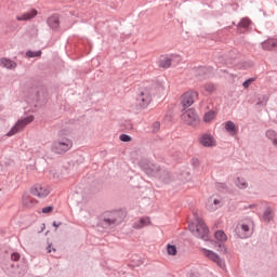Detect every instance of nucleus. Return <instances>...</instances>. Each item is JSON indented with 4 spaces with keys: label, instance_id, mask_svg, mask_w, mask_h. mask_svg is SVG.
Masks as SVG:
<instances>
[{
    "label": "nucleus",
    "instance_id": "27",
    "mask_svg": "<svg viewBox=\"0 0 277 277\" xmlns=\"http://www.w3.org/2000/svg\"><path fill=\"white\" fill-rule=\"evenodd\" d=\"M205 91L208 92V94H213L215 92V84L213 83H207L203 85Z\"/></svg>",
    "mask_w": 277,
    "mask_h": 277
},
{
    "label": "nucleus",
    "instance_id": "33",
    "mask_svg": "<svg viewBox=\"0 0 277 277\" xmlns=\"http://www.w3.org/2000/svg\"><path fill=\"white\" fill-rule=\"evenodd\" d=\"M159 129H161V123H159V121L154 122L153 123L154 133H157V131H159Z\"/></svg>",
    "mask_w": 277,
    "mask_h": 277
},
{
    "label": "nucleus",
    "instance_id": "10",
    "mask_svg": "<svg viewBox=\"0 0 277 277\" xmlns=\"http://www.w3.org/2000/svg\"><path fill=\"white\" fill-rule=\"evenodd\" d=\"M252 224L241 223L236 227V233L240 239H248L252 235Z\"/></svg>",
    "mask_w": 277,
    "mask_h": 277
},
{
    "label": "nucleus",
    "instance_id": "7",
    "mask_svg": "<svg viewBox=\"0 0 277 277\" xmlns=\"http://www.w3.org/2000/svg\"><path fill=\"white\" fill-rule=\"evenodd\" d=\"M198 96H199L198 92L194 90H188L184 92L180 97L182 107H184V109L192 107V105L196 103V100L198 98Z\"/></svg>",
    "mask_w": 277,
    "mask_h": 277
},
{
    "label": "nucleus",
    "instance_id": "21",
    "mask_svg": "<svg viewBox=\"0 0 277 277\" xmlns=\"http://www.w3.org/2000/svg\"><path fill=\"white\" fill-rule=\"evenodd\" d=\"M274 47H276V41L274 40H267L262 43V48L264 49V51H272Z\"/></svg>",
    "mask_w": 277,
    "mask_h": 277
},
{
    "label": "nucleus",
    "instance_id": "14",
    "mask_svg": "<svg viewBox=\"0 0 277 277\" xmlns=\"http://www.w3.org/2000/svg\"><path fill=\"white\" fill-rule=\"evenodd\" d=\"M22 205L23 207H25V209H32V207H36V205H38V200H36L29 194H24L22 197Z\"/></svg>",
    "mask_w": 277,
    "mask_h": 277
},
{
    "label": "nucleus",
    "instance_id": "20",
    "mask_svg": "<svg viewBox=\"0 0 277 277\" xmlns=\"http://www.w3.org/2000/svg\"><path fill=\"white\" fill-rule=\"evenodd\" d=\"M266 137L273 142L274 146H277V134L274 130L266 131Z\"/></svg>",
    "mask_w": 277,
    "mask_h": 277
},
{
    "label": "nucleus",
    "instance_id": "36",
    "mask_svg": "<svg viewBox=\"0 0 277 277\" xmlns=\"http://www.w3.org/2000/svg\"><path fill=\"white\" fill-rule=\"evenodd\" d=\"M220 248H221L222 252H223L224 254H226V247L220 246Z\"/></svg>",
    "mask_w": 277,
    "mask_h": 277
},
{
    "label": "nucleus",
    "instance_id": "24",
    "mask_svg": "<svg viewBox=\"0 0 277 277\" xmlns=\"http://www.w3.org/2000/svg\"><path fill=\"white\" fill-rule=\"evenodd\" d=\"M215 118V111L209 110L203 116V122H211Z\"/></svg>",
    "mask_w": 277,
    "mask_h": 277
},
{
    "label": "nucleus",
    "instance_id": "31",
    "mask_svg": "<svg viewBox=\"0 0 277 277\" xmlns=\"http://www.w3.org/2000/svg\"><path fill=\"white\" fill-rule=\"evenodd\" d=\"M254 81H255V79L254 78H250V79H248V80H246L243 83H242V85H243V88H250V85H252V83H254Z\"/></svg>",
    "mask_w": 277,
    "mask_h": 277
},
{
    "label": "nucleus",
    "instance_id": "28",
    "mask_svg": "<svg viewBox=\"0 0 277 277\" xmlns=\"http://www.w3.org/2000/svg\"><path fill=\"white\" fill-rule=\"evenodd\" d=\"M167 252H168V254H170L171 256H176V247H175V246L168 245V247H167Z\"/></svg>",
    "mask_w": 277,
    "mask_h": 277
},
{
    "label": "nucleus",
    "instance_id": "22",
    "mask_svg": "<svg viewBox=\"0 0 277 277\" xmlns=\"http://www.w3.org/2000/svg\"><path fill=\"white\" fill-rule=\"evenodd\" d=\"M235 184L236 186H238L239 189L248 188V182H246V180L242 177H237Z\"/></svg>",
    "mask_w": 277,
    "mask_h": 277
},
{
    "label": "nucleus",
    "instance_id": "17",
    "mask_svg": "<svg viewBox=\"0 0 277 277\" xmlns=\"http://www.w3.org/2000/svg\"><path fill=\"white\" fill-rule=\"evenodd\" d=\"M0 66H2V68H6L8 70H14L17 66L16 62L6 58V57H2L0 58Z\"/></svg>",
    "mask_w": 277,
    "mask_h": 277
},
{
    "label": "nucleus",
    "instance_id": "29",
    "mask_svg": "<svg viewBox=\"0 0 277 277\" xmlns=\"http://www.w3.org/2000/svg\"><path fill=\"white\" fill-rule=\"evenodd\" d=\"M26 55L27 57H40V55H42V51H37V52L28 51Z\"/></svg>",
    "mask_w": 277,
    "mask_h": 277
},
{
    "label": "nucleus",
    "instance_id": "37",
    "mask_svg": "<svg viewBox=\"0 0 277 277\" xmlns=\"http://www.w3.org/2000/svg\"><path fill=\"white\" fill-rule=\"evenodd\" d=\"M52 251H54L55 252V249H51V246L50 247H48V252H49V254H51V252Z\"/></svg>",
    "mask_w": 277,
    "mask_h": 277
},
{
    "label": "nucleus",
    "instance_id": "13",
    "mask_svg": "<svg viewBox=\"0 0 277 277\" xmlns=\"http://www.w3.org/2000/svg\"><path fill=\"white\" fill-rule=\"evenodd\" d=\"M220 207H222V199L215 197H210L206 205L207 210L211 212L217 211Z\"/></svg>",
    "mask_w": 277,
    "mask_h": 277
},
{
    "label": "nucleus",
    "instance_id": "11",
    "mask_svg": "<svg viewBox=\"0 0 277 277\" xmlns=\"http://www.w3.org/2000/svg\"><path fill=\"white\" fill-rule=\"evenodd\" d=\"M199 144L203 146L205 148H213L217 146V142L215 141V137L211 134H202L199 137Z\"/></svg>",
    "mask_w": 277,
    "mask_h": 277
},
{
    "label": "nucleus",
    "instance_id": "32",
    "mask_svg": "<svg viewBox=\"0 0 277 277\" xmlns=\"http://www.w3.org/2000/svg\"><path fill=\"white\" fill-rule=\"evenodd\" d=\"M119 140L121 141V142H131V136L130 135H127V134H121L120 136H119Z\"/></svg>",
    "mask_w": 277,
    "mask_h": 277
},
{
    "label": "nucleus",
    "instance_id": "19",
    "mask_svg": "<svg viewBox=\"0 0 277 277\" xmlns=\"http://www.w3.org/2000/svg\"><path fill=\"white\" fill-rule=\"evenodd\" d=\"M225 130L227 131V133H229V135H237L239 128L236 127L235 122L226 121Z\"/></svg>",
    "mask_w": 277,
    "mask_h": 277
},
{
    "label": "nucleus",
    "instance_id": "3",
    "mask_svg": "<svg viewBox=\"0 0 277 277\" xmlns=\"http://www.w3.org/2000/svg\"><path fill=\"white\" fill-rule=\"evenodd\" d=\"M189 230L195 235V237H198L199 239H207V235H209V229L207 228V225L205 224V221L202 219L197 217L195 220V223L188 225Z\"/></svg>",
    "mask_w": 277,
    "mask_h": 277
},
{
    "label": "nucleus",
    "instance_id": "15",
    "mask_svg": "<svg viewBox=\"0 0 277 277\" xmlns=\"http://www.w3.org/2000/svg\"><path fill=\"white\" fill-rule=\"evenodd\" d=\"M145 226H150V217L148 216L142 217L138 221L134 222L132 228H135V230H140Z\"/></svg>",
    "mask_w": 277,
    "mask_h": 277
},
{
    "label": "nucleus",
    "instance_id": "26",
    "mask_svg": "<svg viewBox=\"0 0 277 277\" xmlns=\"http://www.w3.org/2000/svg\"><path fill=\"white\" fill-rule=\"evenodd\" d=\"M264 220L265 222H269L272 220V217H274V212L272 211V209H266L264 212Z\"/></svg>",
    "mask_w": 277,
    "mask_h": 277
},
{
    "label": "nucleus",
    "instance_id": "34",
    "mask_svg": "<svg viewBox=\"0 0 277 277\" xmlns=\"http://www.w3.org/2000/svg\"><path fill=\"white\" fill-rule=\"evenodd\" d=\"M53 211V207L49 206L42 209V213H51Z\"/></svg>",
    "mask_w": 277,
    "mask_h": 277
},
{
    "label": "nucleus",
    "instance_id": "9",
    "mask_svg": "<svg viewBox=\"0 0 277 277\" xmlns=\"http://www.w3.org/2000/svg\"><path fill=\"white\" fill-rule=\"evenodd\" d=\"M30 192L32 196L37 198H47V196L51 194V186L47 184H36Z\"/></svg>",
    "mask_w": 277,
    "mask_h": 277
},
{
    "label": "nucleus",
    "instance_id": "4",
    "mask_svg": "<svg viewBox=\"0 0 277 277\" xmlns=\"http://www.w3.org/2000/svg\"><path fill=\"white\" fill-rule=\"evenodd\" d=\"M124 220V214L120 211H114V212H104L101 220V225L111 226L114 224H117V222H122Z\"/></svg>",
    "mask_w": 277,
    "mask_h": 277
},
{
    "label": "nucleus",
    "instance_id": "8",
    "mask_svg": "<svg viewBox=\"0 0 277 277\" xmlns=\"http://www.w3.org/2000/svg\"><path fill=\"white\" fill-rule=\"evenodd\" d=\"M201 253L203 254V256H206V259H208L209 261H212V263H215L222 269L226 267L224 259H221L220 255L215 253V251H211L209 249L202 248Z\"/></svg>",
    "mask_w": 277,
    "mask_h": 277
},
{
    "label": "nucleus",
    "instance_id": "2",
    "mask_svg": "<svg viewBox=\"0 0 277 277\" xmlns=\"http://www.w3.org/2000/svg\"><path fill=\"white\" fill-rule=\"evenodd\" d=\"M153 103V90L150 87L141 90L136 97V107L138 109H148V106Z\"/></svg>",
    "mask_w": 277,
    "mask_h": 277
},
{
    "label": "nucleus",
    "instance_id": "30",
    "mask_svg": "<svg viewBox=\"0 0 277 277\" xmlns=\"http://www.w3.org/2000/svg\"><path fill=\"white\" fill-rule=\"evenodd\" d=\"M250 18H248V17H245V18H242L241 21H240V23H239V26L240 27H250Z\"/></svg>",
    "mask_w": 277,
    "mask_h": 277
},
{
    "label": "nucleus",
    "instance_id": "35",
    "mask_svg": "<svg viewBox=\"0 0 277 277\" xmlns=\"http://www.w3.org/2000/svg\"><path fill=\"white\" fill-rule=\"evenodd\" d=\"M11 259H12V261H18V260L21 259V254H18V253H13V254L11 255Z\"/></svg>",
    "mask_w": 277,
    "mask_h": 277
},
{
    "label": "nucleus",
    "instance_id": "38",
    "mask_svg": "<svg viewBox=\"0 0 277 277\" xmlns=\"http://www.w3.org/2000/svg\"><path fill=\"white\" fill-rule=\"evenodd\" d=\"M53 226H55V228H57V226H60V225H57V223L54 222V223H53Z\"/></svg>",
    "mask_w": 277,
    "mask_h": 277
},
{
    "label": "nucleus",
    "instance_id": "39",
    "mask_svg": "<svg viewBox=\"0 0 277 277\" xmlns=\"http://www.w3.org/2000/svg\"><path fill=\"white\" fill-rule=\"evenodd\" d=\"M146 172H147V174H153V172H150V171H148V170H147Z\"/></svg>",
    "mask_w": 277,
    "mask_h": 277
},
{
    "label": "nucleus",
    "instance_id": "5",
    "mask_svg": "<svg viewBox=\"0 0 277 277\" xmlns=\"http://www.w3.org/2000/svg\"><path fill=\"white\" fill-rule=\"evenodd\" d=\"M181 118L182 122H184V124H187L188 127H198V124H200V117L194 108L185 110L182 114Z\"/></svg>",
    "mask_w": 277,
    "mask_h": 277
},
{
    "label": "nucleus",
    "instance_id": "6",
    "mask_svg": "<svg viewBox=\"0 0 277 277\" xmlns=\"http://www.w3.org/2000/svg\"><path fill=\"white\" fill-rule=\"evenodd\" d=\"M34 116L30 115L28 117L17 120L13 128L8 132V137H12V135H16V133H21V131H24L27 124H31V122H34Z\"/></svg>",
    "mask_w": 277,
    "mask_h": 277
},
{
    "label": "nucleus",
    "instance_id": "1",
    "mask_svg": "<svg viewBox=\"0 0 277 277\" xmlns=\"http://www.w3.org/2000/svg\"><path fill=\"white\" fill-rule=\"evenodd\" d=\"M72 148V138H70V132L61 130L58 132V140L53 143L52 150L57 155H64Z\"/></svg>",
    "mask_w": 277,
    "mask_h": 277
},
{
    "label": "nucleus",
    "instance_id": "16",
    "mask_svg": "<svg viewBox=\"0 0 277 277\" xmlns=\"http://www.w3.org/2000/svg\"><path fill=\"white\" fill-rule=\"evenodd\" d=\"M38 16V11L32 9L22 15L16 16V21H31V18H36Z\"/></svg>",
    "mask_w": 277,
    "mask_h": 277
},
{
    "label": "nucleus",
    "instance_id": "23",
    "mask_svg": "<svg viewBox=\"0 0 277 277\" xmlns=\"http://www.w3.org/2000/svg\"><path fill=\"white\" fill-rule=\"evenodd\" d=\"M48 23L52 29H57L60 27V19L57 17L53 16L48 19Z\"/></svg>",
    "mask_w": 277,
    "mask_h": 277
},
{
    "label": "nucleus",
    "instance_id": "18",
    "mask_svg": "<svg viewBox=\"0 0 277 277\" xmlns=\"http://www.w3.org/2000/svg\"><path fill=\"white\" fill-rule=\"evenodd\" d=\"M174 57H176V56H174V55H171L170 57L162 56L158 63L159 68H164V69L170 68V66H172V60H174Z\"/></svg>",
    "mask_w": 277,
    "mask_h": 277
},
{
    "label": "nucleus",
    "instance_id": "25",
    "mask_svg": "<svg viewBox=\"0 0 277 277\" xmlns=\"http://www.w3.org/2000/svg\"><path fill=\"white\" fill-rule=\"evenodd\" d=\"M214 237L216 241H226V239H228L223 230H217L214 234Z\"/></svg>",
    "mask_w": 277,
    "mask_h": 277
},
{
    "label": "nucleus",
    "instance_id": "12",
    "mask_svg": "<svg viewBox=\"0 0 277 277\" xmlns=\"http://www.w3.org/2000/svg\"><path fill=\"white\" fill-rule=\"evenodd\" d=\"M150 90L151 96H156V98H163L168 94V89L163 84H156Z\"/></svg>",
    "mask_w": 277,
    "mask_h": 277
}]
</instances>
